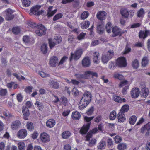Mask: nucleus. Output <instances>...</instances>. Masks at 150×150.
<instances>
[{"mask_svg":"<svg viewBox=\"0 0 150 150\" xmlns=\"http://www.w3.org/2000/svg\"><path fill=\"white\" fill-rule=\"evenodd\" d=\"M91 98V93L88 91L85 92L79 104V109L81 110L85 108L90 103Z\"/></svg>","mask_w":150,"mask_h":150,"instance_id":"f257e3e1","label":"nucleus"},{"mask_svg":"<svg viewBox=\"0 0 150 150\" xmlns=\"http://www.w3.org/2000/svg\"><path fill=\"white\" fill-rule=\"evenodd\" d=\"M27 24L29 26L32 28H37V29L35 30V33L37 35L41 36L45 34L46 28L42 24H40L37 25L35 23L31 21L28 22Z\"/></svg>","mask_w":150,"mask_h":150,"instance_id":"f03ea898","label":"nucleus"},{"mask_svg":"<svg viewBox=\"0 0 150 150\" xmlns=\"http://www.w3.org/2000/svg\"><path fill=\"white\" fill-rule=\"evenodd\" d=\"M114 54L113 50H109L106 54H103L101 57L102 62L104 64L107 63L109 60L112 58Z\"/></svg>","mask_w":150,"mask_h":150,"instance_id":"7ed1b4c3","label":"nucleus"},{"mask_svg":"<svg viewBox=\"0 0 150 150\" xmlns=\"http://www.w3.org/2000/svg\"><path fill=\"white\" fill-rule=\"evenodd\" d=\"M116 65L119 68H123L127 65V60L124 57H118L115 61Z\"/></svg>","mask_w":150,"mask_h":150,"instance_id":"20e7f679","label":"nucleus"},{"mask_svg":"<svg viewBox=\"0 0 150 150\" xmlns=\"http://www.w3.org/2000/svg\"><path fill=\"white\" fill-rule=\"evenodd\" d=\"M83 53V51L81 49L76 50L74 53L71 52L69 58L70 61H71L73 59L76 61L78 60L81 57Z\"/></svg>","mask_w":150,"mask_h":150,"instance_id":"39448f33","label":"nucleus"},{"mask_svg":"<svg viewBox=\"0 0 150 150\" xmlns=\"http://www.w3.org/2000/svg\"><path fill=\"white\" fill-rule=\"evenodd\" d=\"M120 12L122 16L126 18H132L134 13V11L133 10L129 11L126 8H121Z\"/></svg>","mask_w":150,"mask_h":150,"instance_id":"423d86ee","label":"nucleus"},{"mask_svg":"<svg viewBox=\"0 0 150 150\" xmlns=\"http://www.w3.org/2000/svg\"><path fill=\"white\" fill-rule=\"evenodd\" d=\"M41 7V6L39 5L34 6L31 8L30 14L31 15H34L37 16L41 14L43 11L42 10H41L40 11H39Z\"/></svg>","mask_w":150,"mask_h":150,"instance_id":"0eeeda50","label":"nucleus"},{"mask_svg":"<svg viewBox=\"0 0 150 150\" xmlns=\"http://www.w3.org/2000/svg\"><path fill=\"white\" fill-rule=\"evenodd\" d=\"M40 138L41 142L43 143H48L50 140V135L46 132L41 133L40 134Z\"/></svg>","mask_w":150,"mask_h":150,"instance_id":"6e6552de","label":"nucleus"},{"mask_svg":"<svg viewBox=\"0 0 150 150\" xmlns=\"http://www.w3.org/2000/svg\"><path fill=\"white\" fill-rule=\"evenodd\" d=\"M112 32L113 33L112 36L114 37L118 35L121 36L123 34L125 33V32H126L127 31H121L120 29L118 27L115 26L113 27L112 28Z\"/></svg>","mask_w":150,"mask_h":150,"instance_id":"1a4fd4ad","label":"nucleus"},{"mask_svg":"<svg viewBox=\"0 0 150 150\" xmlns=\"http://www.w3.org/2000/svg\"><path fill=\"white\" fill-rule=\"evenodd\" d=\"M13 10L9 8L5 10V19L7 21L13 19L14 17V15L13 14Z\"/></svg>","mask_w":150,"mask_h":150,"instance_id":"9d476101","label":"nucleus"},{"mask_svg":"<svg viewBox=\"0 0 150 150\" xmlns=\"http://www.w3.org/2000/svg\"><path fill=\"white\" fill-rule=\"evenodd\" d=\"M58 59L57 57L55 56L52 57L49 61V64L52 67H55L58 64Z\"/></svg>","mask_w":150,"mask_h":150,"instance_id":"9b49d317","label":"nucleus"},{"mask_svg":"<svg viewBox=\"0 0 150 150\" xmlns=\"http://www.w3.org/2000/svg\"><path fill=\"white\" fill-rule=\"evenodd\" d=\"M100 59V56L98 52H94L93 54V61L96 64H98L99 62Z\"/></svg>","mask_w":150,"mask_h":150,"instance_id":"f8f14e48","label":"nucleus"},{"mask_svg":"<svg viewBox=\"0 0 150 150\" xmlns=\"http://www.w3.org/2000/svg\"><path fill=\"white\" fill-rule=\"evenodd\" d=\"M27 134V130L24 129L20 130L18 132L17 137L20 139H24L25 137Z\"/></svg>","mask_w":150,"mask_h":150,"instance_id":"ddd939ff","label":"nucleus"},{"mask_svg":"<svg viewBox=\"0 0 150 150\" xmlns=\"http://www.w3.org/2000/svg\"><path fill=\"white\" fill-rule=\"evenodd\" d=\"M139 90L138 88H134L131 92V96L133 98H136L139 96Z\"/></svg>","mask_w":150,"mask_h":150,"instance_id":"4468645a","label":"nucleus"},{"mask_svg":"<svg viewBox=\"0 0 150 150\" xmlns=\"http://www.w3.org/2000/svg\"><path fill=\"white\" fill-rule=\"evenodd\" d=\"M91 123L84 125L80 130V133L82 135L86 134L88 132L90 127Z\"/></svg>","mask_w":150,"mask_h":150,"instance_id":"2eb2a0df","label":"nucleus"},{"mask_svg":"<svg viewBox=\"0 0 150 150\" xmlns=\"http://www.w3.org/2000/svg\"><path fill=\"white\" fill-rule=\"evenodd\" d=\"M107 13L104 11H101L98 12L96 14L98 19L101 21L105 20L106 18Z\"/></svg>","mask_w":150,"mask_h":150,"instance_id":"dca6fc26","label":"nucleus"},{"mask_svg":"<svg viewBox=\"0 0 150 150\" xmlns=\"http://www.w3.org/2000/svg\"><path fill=\"white\" fill-rule=\"evenodd\" d=\"M91 64V60L90 58L88 57H85L82 61V64L85 67H89Z\"/></svg>","mask_w":150,"mask_h":150,"instance_id":"f3484780","label":"nucleus"},{"mask_svg":"<svg viewBox=\"0 0 150 150\" xmlns=\"http://www.w3.org/2000/svg\"><path fill=\"white\" fill-rule=\"evenodd\" d=\"M21 123L19 120H16L12 122V124L11 125V129L13 130L17 129L21 125Z\"/></svg>","mask_w":150,"mask_h":150,"instance_id":"a211bd4d","label":"nucleus"},{"mask_svg":"<svg viewBox=\"0 0 150 150\" xmlns=\"http://www.w3.org/2000/svg\"><path fill=\"white\" fill-rule=\"evenodd\" d=\"M149 94V91L147 88L145 87L142 89L141 95L142 98H145L148 96Z\"/></svg>","mask_w":150,"mask_h":150,"instance_id":"6ab92c4d","label":"nucleus"},{"mask_svg":"<svg viewBox=\"0 0 150 150\" xmlns=\"http://www.w3.org/2000/svg\"><path fill=\"white\" fill-rule=\"evenodd\" d=\"M117 120L120 122H123L126 120L125 115L121 112H119L117 115Z\"/></svg>","mask_w":150,"mask_h":150,"instance_id":"aec40b11","label":"nucleus"},{"mask_svg":"<svg viewBox=\"0 0 150 150\" xmlns=\"http://www.w3.org/2000/svg\"><path fill=\"white\" fill-rule=\"evenodd\" d=\"M46 126L49 128L53 127L55 124V120L52 119L47 120L46 122Z\"/></svg>","mask_w":150,"mask_h":150,"instance_id":"412c9836","label":"nucleus"},{"mask_svg":"<svg viewBox=\"0 0 150 150\" xmlns=\"http://www.w3.org/2000/svg\"><path fill=\"white\" fill-rule=\"evenodd\" d=\"M71 117L74 120H79L81 117L80 113L77 111L73 112H72Z\"/></svg>","mask_w":150,"mask_h":150,"instance_id":"4be33fe9","label":"nucleus"},{"mask_svg":"<svg viewBox=\"0 0 150 150\" xmlns=\"http://www.w3.org/2000/svg\"><path fill=\"white\" fill-rule=\"evenodd\" d=\"M105 25L101 23L97 27V31L98 33L100 34H102L104 32Z\"/></svg>","mask_w":150,"mask_h":150,"instance_id":"5701e85b","label":"nucleus"},{"mask_svg":"<svg viewBox=\"0 0 150 150\" xmlns=\"http://www.w3.org/2000/svg\"><path fill=\"white\" fill-rule=\"evenodd\" d=\"M36 108L39 111H42L44 108V105L42 103L36 101L35 104Z\"/></svg>","mask_w":150,"mask_h":150,"instance_id":"b1692460","label":"nucleus"},{"mask_svg":"<svg viewBox=\"0 0 150 150\" xmlns=\"http://www.w3.org/2000/svg\"><path fill=\"white\" fill-rule=\"evenodd\" d=\"M59 102L60 105L66 106L67 104L68 100L65 97L63 96L61 97Z\"/></svg>","mask_w":150,"mask_h":150,"instance_id":"393cba45","label":"nucleus"},{"mask_svg":"<svg viewBox=\"0 0 150 150\" xmlns=\"http://www.w3.org/2000/svg\"><path fill=\"white\" fill-rule=\"evenodd\" d=\"M85 74L88 76V79L89 78L90 76L91 75L92 76V78H93L94 77L97 78L98 76V74L96 72L90 71H86Z\"/></svg>","mask_w":150,"mask_h":150,"instance_id":"a878e982","label":"nucleus"},{"mask_svg":"<svg viewBox=\"0 0 150 150\" xmlns=\"http://www.w3.org/2000/svg\"><path fill=\"white\" fill-rule=\"evenodd\" d=\"M81 25L82 29H86L89 27L90 25V22L88 20H86L82 22L81 23Z\"/></svg>","mask_w":150,"mask_h":150,"instance_id":"bb28decb","label":"nucleus"},{"mask_svg":"<svg viewBox=\"0 0 150 150\" xmlns=\"http://www.w3.org/2000/svg\"><path fill=\"white\" fill-rule=\"evenodd\" d=\"M74 76L76 78L79 80L82 79H88V76L85 74V72L83 74H75Z\"/></svg>","mask_w":150,"mask_h":150,"instance_id":"cd10ccee","label":"nucleus"},{"mask_svg":"<svg viewBox=\"0 0 150 150\" xmlns=\"http://www.w3.org/2000/svg\"><path fill=\"white\" fill-rule=\"evenodd\" d=\"M129 106L127 104L124 105L121 108L119 112L124 114L125 113L127 112L129 110Z\"/></svg>","mask_w":150,"mask_h":150,"instance_id":"c85d7f7f","label":"nucleus"},{"mask_svg":"<svg viewBox=\"0 0 150 150\" xmlns=\"http://www.w3.org/2000/svg\"><path fill=\"white\" fill-rule=\"evenodd\" d=\"M137 117L135 115L131 116L129 120V122L131 125H134L136 122Z\"/></svg>","mask_w":150,"mask_h":150,"instance_id":"c756f323","label":"nucleus"},{"mask_svg":"<svg viewBox=\"0 0 150 150\" xmlns=\"http://www.w3.org/2000/svg\"><path fill=\"white\" fill-rule=\"evenodd\" d=\"M127 144L124 143H120L118 144L117 148L119 150H125L127 147Z\"/></svg>","mask_w":150,"mask_h":150,"instance_id":"7c9ffc66","label":"nucleus"},{"mask_svg":"<svg viewBox=\"0 0 150 150\" xmlns=\"http://www.w3.org/2000/svg\"><path fill=\"white\" fill-rule=\"evenodd\" d=\"M11 30L13 33L16 35L19 34L21 32V29L20 27L18 26L13 27Z\"/></svg>","mask_w":150,"mask_h":150,"instance_id":"2f4dec72","label":"nucleus"},{"mask_svg":"<svg viewBox=\"0 0 150 150\" xmlns=\"http://www.w3.org/2000/svg\"><path fill=\"white\" fill-rule=\"evenodd\" d=\"M106 146L105 142L104 141L101 140L98 146V149L100 150L104 149Z\"/></svg>","mask_w":150,"mask_h":150,"instance_id":"473e14b6","label":"nucleus"},{"mask_svg":"<svg viewBox=\"0 0 150 150\" xmlns=\"http://www.w3.org/2000/svg\"><path fill=\"white\" fill-rule=\"evenodd\" d=\"M71 135V133L69 131H65L62 133V137L63 138L66 139L68 138Z\"/></svg>","mask_w":150,"mask_h":150,"instance_id":"72a5a7b5","label":"nucleus"},{"mask_svg":"<svg viewBox=\"0 0 150 150\" xmlns=\"http://www.w3.org/2000/svg\"><path fill=\"white\" fill-rule=\"evenodd\" d=\"M22 112L25 116L27 117L29 115V111L28 108L27 107H23L22 108Z\"/></svg>","mask_w":150,"mask_h":150,"instance_id":"f704fd0d","label":"nucleus"},{"mask_svg":"<svg viewBox=\"0 0 150 150\" xmlns=\"http://www.w3.org/2000/svg\"><path fill=\"white\" fill-rule=\"evenodd\" d=\"M149 59L148 57L146 56L143 58L142 61V66L145 67L148 64Z\"/></svg>","mask_w":150,"mask_h":150,"instance_id":"c9c22d12","label":"nucleus"},{"mask_svg":"<svg viewBox=\"0 0 150 150\" xmlns=\"http://www.w3.org/2000/svg\"><path fill=\"white\" fill-rule=\"evenodd\" d=\"M27 129L29 131H33L34 130V125L33 123L30 122H28L26 124Z\"/></svg>","mask_w":150,"mask_h":150,"instance_id":"e433bc0d","label":"nucleus"},{"mask_svg":"<svg viewBox=\"0 0 150 150\" xmlns=\"http://www.w3.org/2000/svg\"><path fill=\"white\" fill-rule=\"evenodd\" d=\"M113 77L120 80H122L124 79V77L122 75L116 72L114 73Z\"/></svg>","mask_w":150,"mask_h":150,"instance_id":"4c0bfd02","label":"nucleus"},{"mask_svg":"<svg viewBox=\"0 0 150 150\" xmlns=\"http://www.w3.org/2000/svg\"><path fill=\"white\" fill-rule=\"evenodd\" d=\"M113 100L117 102L121 103H122V98L120 97L114 95L113 96Z\"/></svg>","mask_w":150,"mask_h":150,"instance_id":"58836bf2","label":"nucleus"},{"mask_svg":"<svg viewBox=\"0 0 150 150\" xmlns=\"http://www.w3.org/2000/svg\"><path fill=\"white\" fill-rule=\"evenodd\" d=\"M41 51L44 54H46L47 51V44H42L41 46Z\"/></svg>","mask_w":150,"mask_h":150,"instance_id":"ea45409f","label":"nucleus"},{"mask_svg":"<svg viewBox=\"0 0 150 150\" xmlns=\"http://www.w3.org/2000/svg\"><path fill=\"white\" fill-rule=\"evenodd\" d=\"M117 114L115 110L112 111L109 115V118L112 120H114L116 117Z\"/></svg>","mask_w":150,"mask_h":150,"instance_id":"a19ab883","label":"nucleus"},{"mask_svg":"<svg viewBox=\"0 0 150 150\" xmlns=\"http://www.w3.org/2000/svg\"><path fill=\"white\" fill-rule=\"evenodd\" d=\"M19 150H24L25 149V144L22 142H19L18 144Z\"/></svg>","mask_w":150,"mask_h":150,"instance_id":"79ce46f5","label":"nucleus"},{"mask_svg":"<svg viewBox=\"0 0 150 150\" xmlns=\"http://www.w3.org/2000/svg\"><path fill=\"white\" fill-rule=\"evenodd\" d=\"M112 25V23L110 22H108L106 24L105 28L108 33H110L111 32Z\"/></svg>","mask_w":150,"mask_h":150,"instance_id":"37998d69","label":"nucleus"},{"mask_svg":"<svg viewBox=\"0 0 150 150\" xmlns=\"http://www.w3.org/2000/svg\"><path fill=\"white\" fill-rule=\"evenodd\" d=\"M50 85L53 88L55 89H58L59 86V84L58 82L54 81H52L51 82Z\"/></svg>","mask_w":150,"mask_h":150,"instance_id":"c03bdc74","label":"nucleus"},{"mask_svg":"<svg viewBox=\"0 0 150 150\" xmlns=\"http://www.w3.org/2000/svg\"><path fill=\"white\" fill-rule=\"evenodd\" d=\"M89 16V13L88 11H85L83 12L81 15V19L84 20L86 19Z\"/></svg>","mask_w":150,"mask_h":150,"instance_id":"a18cd8bd","label":"nucleus"},{"mask_svg":"<svg viewBox=\"0 0 150 150\" xmlns=\"http://www.w3.org/2000/svg\"><path fill=\"white\" fill-rule=\"evenodd\" d=\"M139 63L138 60L137 59H135L132 62V66L133 68L134 69H137L139 66Z\"/></svg>","mask_w":150,"mask_h":150,"instance_id":"49530a36","label":"nucleus"},{"mask_svg":"<svg viewBox=\"0 0 150 150\" xmlns=\"http://www.w3.org/2000/svg\"><path fill=\"white\" fill-rule=\"evenodd\" d=\"M30 0H23L22 4L23 6L27 7L30 6Z\"/></svg>","mask_w":150,"mask_h":150,"instance_id":"de8ad7c7","label":"nucleus"},{"mask_svg":"<svg viewBox=\"0 0 150 150\" xmlns=\"http://www.w3.org/2000/svg\"><path fill=\"white\" fill-rule=\"evenodd\" d=\"M48 41L50 48H52L55 46L56 43L52 41V39L51 38L48 39Z\"/></svg>","mask_w":150,"mask_h":150,"instance_id":"09e8293b","label":"nucleus"},{"mask_svg":"<svg viewBox=\"0 0 150 150\" xmlns=\"http://www.w3.org/2000/svg\"><path fill=\"white\" fill-rule=\"evenodd\" d=\"M63 16V14L62 13H59L56 14L54 17L53 20L54 21H56L62 18Z\"/></svg>","mask_w":150,"mask_h":150,"instance_id":"8fccbe9b","label":"nucleus"},{"mask_svg":"<svg viewBox=\"0 0 150 150\" xmlns=\"http://www.w3.org/2000/svg\"><path fill=\"white\" fill-rule=\"evenodd\" d=\"M145 127L146 128V129H148L146 131V133L145 135L146 136H148L149 135V131L150 130V126L149 125V123H148L146 125H145Z\"/></svg>","mask_w":150,"mask_h":150,"instance_id":"3c124183","label":"nucleus"},{"mask_svg":"<svg viewBox=\"0 0 150 150\" xmlns=\"http://www.w3.org/2000/svg\"><path fill=\"white\" fill-rule=\"evenodd\" d=\"M68 59V57L66 56H64L61 59L59 62L58 63V66L64 63Z\"/></svg>","mask_w":150,"mask_h":150,"instance_id":"603ef678","label":"nucleus"},{"mask_svg":"<svg viewBox=\"0 0 150 150\" xmlns=\"http://www.w3.org/2000/svg\"><path fill=\"white\" fill-rule=\"evenodd\" d=\"M7 93V91L6 89H1L0 90V96H6Z\"/></svg>","mask_w":150,"mask_h":150,"instance_id":"864d4df0","label":"nucleus"},{"mask_svg":"<svg viewBox=\"0 0 150 150\" xmlns=\"http://www.w3.org/2000/svg\"><path fill=\"white\" fill-rule=\"evenodd\" d=\"M57 11V9H55L52 11H47V15L48 17H51L53 16V15H54V14L56 13Z\"/></svg>","mask_w":150,"mask_h":150,"instance_id":"5fc2aeb1","label":"nucleus"},{"mask_svg":"<svg viewBox=\"0 0 150 150\" xmlns=\"http://www.w3.org/2000/svg\"><path fill=\"white\" fill-rule=\"evenodd\" d=\"M144 14V11L142 8H141L137 13V16L139 17H143Z\"/></svg>","mask_w":150,"mask_h":150,"instance_id":"6e6d98bb","label":"nucleus"},{"mask_svg":"<svg viewBox=\"0 0 150 150\" xmlns=\"http://www.w3.org/2000/svg\"><path fill=\"white\" fill-rule=\"evenodd\" d=\"M115 63L114 62L111 61L109 62V68L110 69L113 70L114 69L115 67L116 66V64H115Z\"/></svg>","mask_w":150,"mask_h":150,"instance_id":"4d7b16f0","label":"nucleus"},{"mask_svg":"<svg viewBox=\"0 0 150 150\" xmlns=\"http://www.w3.org/2000/svg\"><path fill=\"white\" fill-rule=\"evenodd\" d=\"M114 140L115 143H120V142L122 140V139L121 137L120 136L117 135L115 137Z\"/></svg>","mask_w":150,"mask_h":150,"instance_id":"13d9d810","label":"nucleus"},{"mask_svg":"<svg viewBox=\"0 0 150 150\" xmlns=\"http://www.w3.org/2000/svg\"><path fill=\"white\" fill-rule=\"evenodd\" d=\"M39 74L42 77L45 78L49 76V75L45 72L42 71H39L38 72Z\"/></svg>","mask_w":150,"mask_h":150,"instance_id":"bf43d9fd","label":"nucleus"},{"mask_svg":"<svg viewBox=\"0 0 150 150\" xmlns=\"http://www.w3.org/2000/svg\"><path fill=\"white\" fill-rule=\"evenodd\" d=\"M72 94L75 97L77 96L79 94V91L77 89L74 87L72 90Z\"/></svg>","mask_w":150,"mask_h":150,"instance_id":"052dcab7","label":"nucleus"},{"mask_svg":"<svg viewBox=\"0 0 150 150\" xmlns=\"http://www.w3.org/2000/svg\"><path fill=\"white\" fill-rule=\"evenodd\" d=\"M94 111V107L93 106L91 107L90 108L88 109L86 112V114L88 115H91Z\"/></svg>","mask_w":150,"mask_h":150,"instance_id":"680f3d73","label":"nucleus"},{"mask_svg":"<svg viewBox=\"0 0 150 150\" xmlns=\"http://www.w3.org/2000/svg\"><path fill=\"white\" fill-rule=\"evenodd\" d=\"M102 119V116L101 115H98L94 119V122L98 123L100 122Z\"/></svg>","mask_w":150,"mask_h":150,"instance_id":"e2e57ef3","label":"nucleus"},{"mask_svg":"<svg viewBox=\"0 0 150 150\" xmlns=\"http://www.w3.org/2000/svg\"><path fill=\"white\" fill-rule=\"evenodd\" d=\"M139 38L145 39L146 37H145V32L143 31H140L139 33Z\"/></svg>","mask_w":150,"mask_h":150,"instance_id":"0e129e2a","label":"nucleus"},{"mask_svg":"<svg viewBox=\"0 0 150 150\" xmlns=\"http://www.w3.org/2000/svg\"><path fill=\"white\" fill-rule=\"evenodd\" d=\"M16 98L18 102H21L22 101L23 97L21 94H18L17 95Z\"/></svg>","mask_w":150,"mask_h":150,"instance_id":"69168bd1","label":"nucleus"},{"mask_svg":"<svg viewBox=\"0 0 150 150\" xmlns=\"http://www.w3.org/2000/svg\"><path fill=\"white\" fill-rule=\"evenodd\" d=\"M107 142L108 146H110L112 145L113 144L112 139L110 138H109L107 139Z\"/></svg>","mask_w":150,"mask_h":150,"instance_id":"338daca9","label":"nucleus"},{"mask_svg":"<svg viewBox=\"0 0 150 150\" xmlns=\"http://www.w3.org/2000/svg\"><path fill=\"white\" fill-rule=\"evenodd\" d=\"M33 88L32 86H28L25 89V91L27 93H29L32 92Z\"/></svg>","mask_w":150,"mask_h":150,"instance_id":"774afa93","label":"nucleus"}]
</instances>
